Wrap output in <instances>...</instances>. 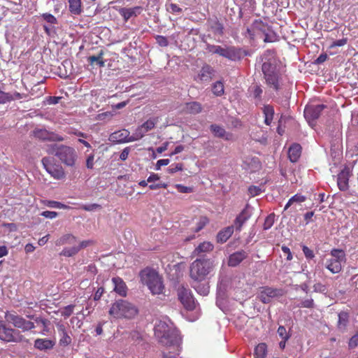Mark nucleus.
Here are the masks:
<instances>
[{
    "label": "nucleus",
    "mask_w": 358,
    "mask_h": 358,
    "mask_svg": "<svg viewBox=\"0 0 358 358\" xmlns=\"http://www.w3.org/2000/svg\"><path fill=\"white\" fill-rule=\"evenodd\" d=\"M282 251L283 252V253L285 254V255H286V259L288 260V261H290L292 259V252L290 251V249L285 246V245H282Z\"/></svg>",
    "instance_id": "61"
},
{
    "label": "nucleus",
    "mask_w": 358,
    "mask_h": 358,
    "mask_svg": "<svg viewBox=\"0 0 358 358\" xmlns=\"http://www.w3.org/2000/svg\"><path fill=\"white\" fill-rule=\"evenodd\" d=\"M158 122L157 117L150 118L147 121H145L143 124H141L142 128L144 129V131H149L152 130L155 127L157 122Z\"/></svg>",
    "instance_id": "37"
},
{
    "label": "nucleus",
    "mask_w": 358,
    "mask_h": 358,
    "mask_svg": "<svg viewBox=\"0 0 358 358\" xmlns=\"http://www.w3.org/2000/svg\"><path fill=\"white\" fill-rule=\"evenodd\" d=\"M234 233V227H227L221 231L217 235V242L220 243H224Z\"/></svg>",
    "instance_id": "24"
},
{
    "label": "nucleus",
    "mask_w": 358,
    "mask_h": 358,
    "mask_svg": "<svg viewBox=\"0 0 358 358\" xmlns=\"http://www.w3.org/2000/svg\"><path fill=\"white\" fill-rule=\"evenodd\" d=\"M214 249L213 244L210 241H204L201 243L194 250L193 254L199 256L203 253H207L213 251Z\"/></svg>",
    "instance_id": "23"
},
{
    "label": "nucleus",
    "mask_w": 358,
    "mask_h": 358,
    "mask_svg": "<svg viewBox=\"0 0 358 358\" xmlns=\"http://www.w3.org/2000/svg\"><path fill=\"white\" fill-rule=\"evenodd\" d=\"M182 169L183 164L182 163L173 164L169 167L168 172L169 173H174L176 172L182 171Z\"/></svg>",
    "instance_id": "45"
},
{
    "label": "nucleus",
    "mask_w": 358,
    "mask_h": 358,
    "mask_svg": "<svg viewBox=\"0 0 358 358\" xmlns=\"http://www.w3.org/2000/svg\"><path fill=\"white\" fill-rule=\"evenodd\" d=\"M276 296L275 292H260V294L257 296L263 303H268L271 302V299Z\"/></svg>",
    "instance_id": "34"
},
{
    "label": "nucleus",
    "mask_w": 358,
    "mask_h": 358,
    "mask_svg": "<svg viewBox=\"0 0 358 358\" xmlns=\"http://www.w3.org/2000/svg\"><path fill=\"white\" fill-rule=\"evenodd\" d=\"M144 130L145 129L142 128L141 125L136 128L134 134L130 136L131 137L129 141L134 142L142 138L145 136V134L147 133L146 131H144Z\"/></svg>",
    "instance_id": "35"
},
{
    "label": "nucleus",
    "mask_w": 358,
    "mask_h": 358,
    "mask_svg": "<svg viewBox=\"0 0 358 358\" xmlns=\"http://www.w3.org/2000/svg\"><path fill=\"white\" fill-rule=\"evenodd\" d=\"M74 305H69L64 308L62 311V315L64 317H69L73 312Z\"/></svg>",
    "instance_id": "51"
},
{
    "label": "nucleus",
    "mask_w": 358,
    "mask_h": 358,
    "mask_svg": "<svg viewBox=\"0 0 358 358\" xmlns=\"http://www.w3.org/2000/svg\"><path fill=\"white\" fill-rule=\"evenodd\" d=\"M155 335L159 342L164 345L171 346L174 352H163L164 358H175L178 355V337L176 332L171 330L169 326L163 321H159L155 326Z\"/></svg>",
    "instance_id": "1"
},
{
    "label": "nucleus",
    "mask_w": 358,
    "mask_h": 358,
    "mask_svg": "<svg viewBox=\"0 0 358 358\" xmlns=\"http://www.w3.org/2000/svg\"><path fill=\"white\" fill-rule=\"evenodd\" d=\"M269 30L268 25L260 20H256L253 22L250 27L247 28L245 36L254 40L257 36L262 38L266 43H271L273 41L270 38L267 31Z\"/></svg>",
    "instance_id": "6"
},
{
    "label": "nucleus",
    "mask_w": 358,
    "mask_h": 358,
    "mask_svg": "<svg viewBox=\"0 0 358 358\" xmlns=\"http://www.w3.org/2000/svg\"><path fill=\"white\" fill-rule=\"evenodd\" d=\"M213 268V262L209 259H196L190 265V277L196 281L206 278Z\"/></svg>",
    "instance_id": "5"
},
{
    "label": "nucleus",
    "mask_w": 358,
    "mask_h": 358,
    "mask_svg": "<svg viewBox=\"0 0 358 358\" xmlns=\"http://www.w3.org/2000/svg\"><path fill=\"white\" fill-rule=\"evenodd\" d=\"M129 131L127 129L120 130L112 133L108 140L113 143H122L131 142L130 140Z\"/></svg>",
    "instance_id": "17"
},
{
    "label": "nucleus",
    "mask_w": 358,
    "mask_h": 358,
    "mask_svg": "<svg viewBox=\"0 0 358 358\" xmlns=\"http://www.w3.org/2000/svg\"><path fill=\"white\" fill-rule=\"evenodd\" d=\"M69 10L72 14L80 15L82 12L81 0H69Z\"/></svg>",
    "instance_id": "30"
},
{
    "label": "nucleus",
    "mask_w": 358,
    "mask_h": 358,
    "mask_svg": "<svg viewBox=\"0 0 358 358\" xmlns=\"http://www.w3.org/2000/svg\"><path fill=\"white\" fill-rule=\"evenodd\" d=\"M313 305H314L313 300L312 299H306V300L303 301L301 302V306L303 307V308H310L313 307Z\"/></svg>",
    "instance_id": "64"
},
{
    "label": "nucleus",
    "mask_w": 358,
    "mask_h": 358,
    "mask_svg": "<svg viewBox=\"0 0 358 358\" xmlns=\"http://www.w3.org/2000/svg\"><path fill=\"white\" fill-rule=\"evenodd\" d=\"M157 44L161 47H166L169 45V41L166 37L157 35L155 37Z\"/></svg>",
    "instance_id": "48"
},
{
    "label": "nucleus",
    "mask_w": 358,
    "mask_h": 358,
    "mask_svg": "<svg viewBox=\"0 0 358 358\" xmlns=\"http://www.w3.org/2000/svg\"><path fill=\"white\" fill-rule=\"evenodd\" d=\"M41 17L43 18L44 20H45L48 23L50 24H57V18L50 13H43L41 15Z\"/></svg>",
    "instance_id": "43"
},
{
    "label": "nucleus",
    "mask_w": 358,
    "mask_h": 358,
    "mask_svg": "<svg viewBox=\"0 0 358 358\" xmlns=\"http://www.w3.org/2000/svg\"><path fill=\"white\" fill-rule=\"evenodd\" d=\"M331 258L327 260L326 268L332 273H338L342 269V263L345 262V254L343 250L333 249Z\"/></svg>",
    "instance_id": "8"
},
{
    "label": "nucleus",
    "mask_w": 358,
    "mask_h": 358,
    "mask_svg": "<svg viewBox=\"0 0 358 358\" xmlns=\"http://www.w3.org/2000/svg\"><path fill=\"white\" fill-rule=\"evenodd\" d=\"M76 238L73 235L66 234V235L63 236L62 237H61L58 240L57 244L58 245H64L66 243L73 244L76 242Z\"/></svg>",
    "instance_id": "38"
},
{
    "label": "nucleus",
    "mask_w": 358,
    "mask_h": 358,
    "mask_svg": "<svg viewBox=\"0 0 358 358\" xmlns=\"http://www.w3.org/2000/svg\"><path fill=\"white\" fill-rule=\"evenodd\" d=\"M79 252L78 246H73L71 248H65L62 250L60 255L65 257H72Z\"/></svg>",
    "instance_id": "39"
},
{
    "label": "nucleus",
    "mask_w": 358,
    "mask_h": 358,
    "mask_svg": "<svg viewBox=\"0 0 358 358\" xmlns=\"http://www.w3.org/2000/svg\"><path fill=\"white\" fill-rule=\"evenodd\" d=\"M358 345V334L352 336L348 343V346L350 348H355Z\"/></svg>",
    "instance_id": "57"
},
{
    "label": "nucleus",
    "mask_w": 358,
    "mask_h": 358,
    "mask_svg": "<svg viewBox=\"0 0 358 358\" xmlns=\"http://www.w3.org/2000/svg\"><path fill=\"white\" fill-rule=\"evenodd\" d=\"M5 320L7 322L13 324L15 327L21 329L24 331L35 328L34 322L26 320L15 311H6L5 313Z\"/></svg>",
    "instance_id": "9"
},
{
    "label": "nucleus",
    "mask_w": 358,
    "mask_h": 358,
    "mask_svg": "<svg viewBox=\"0 0 358 358\" xmlns=\"http://www.w3.org/2000/svg\"><path fill=\"white\" fill-rule=\"evenodd\" d=\"M247 257L248 253L243 250L234 252L229 257L228 265L231 267H235L246 259Z\"/></svg>",
    "instance_id": "19"
},
{
    "label": "nucleus",
    "mask_w": 358,
    "mask_h": 358,
    "mask_svg": "<svg viewBox=\"0 0 358 358\" xmlns=\"http://www.w3.org/2000/svg\"><path fill=\"white\" fill-rule=\"evenodd\" d=\"M62 337L59 340V343L62 345L67 346L71 343V338L69 336L68 333H64L61 335Z\"/></svg>",
    "instance_id": "47"
},
{
    "label": "nucleus",
    "mask_w": 358,
    "mask_h": 358,
    "mask_svg": "<svg viewBox=\"0 0 358 358\" xmlns=\"http://www.w3.org/2000/svg\"><path fill=\"white\" fill-rule=\"evenodd\" d=\"M210 130L214 134V135L219 138H224L227 134L225 129L217 124H211Z\"/></svg>",
    "instance_id": "33"
},
{
    "label": "nucleus",
    "mask_w": 358,
    "mask_h": 358,
    "mask_svg": "<svg viewBox=\"0 0 358 358\" xmlns=\"http://www.w3.org/2000/svg\"><path fill=\"white\" fill-rule=\"evenodd\" d=\"M9 102L8 93L0 91V104H4Z\"/></svg>",
    "instance_id": "63"
},
{
    "label": "nucleus",
    "mask_w": 358,
    "mask_h": 358,
    "mask_svg": "<svg viewBox=\"0 0 358 358\" xmlns=\"http://www.w3.org/2000/svg\"><path fill=\"white\" fill-rule=\"evenodd\" d=\"M213 73V69L210 65L206 64L202 66L197 77L201 82L210 81L212 78Z\"/></svg>",
    "instance_id": "21"
},
{
    "label": "nucleus",
    "mask_w": 358,
    "mask_h": 358,
    "mask_svg": "<svg viewBox=\"0 0 358 358\" xmlns=\"http://www.w3.org/2000/svg\"><path fill=\"white\" fill-rule=\"evenodd\" d=\"M212 91L215 96H222L224 92V84L221 81H217L213 84Z\"/></svg>",
    "instance_id": "36"
},
{
    "label": "nucleus",
    "mask_w": 358,
    "mask_h": 358,
    "mask_svg": "<svg viewBox=\"0 0 358 358\" xmlns=\"http://www.w3.org/2000/svg\"><path fill=\"white\" fill-rule=\"evenodd\" d=\"M140 282L150 291H163L164 289L163 276L155 268L146 267L139 273Z\"/></svg>",
    "instance_id": "2"
},
{
    "label": "nucleus",
    "mask_w": 358,
    "mask_h": 358,
    "mask_svg": "<svg viewBox=\"0 0 358 358\" xmlns=\"http://www.w3.org/2000/svg\"><path fill=\"white\" fill-rule=\"evenodd\" d=\"M302 250H303V252L304 253L305 257L307 259H312L314 258V257H315L314 252L308 247H307L306 245H303V248H302Z\"/></svg>",
    "instance_id": "55"
},
{
    "label": "nucleus",
    "mask_w": 358,
    "mask_h": 358,
    "mask_svg": "<svg viewBox=\"0 0 358 358\" xmlns=\"http://www.w3.org/2000/svg\"><path fill=\"white\" fill-rule=\"evenodd\" d=\"M135 306L124 300L115 301L109 310V315L117 319H131L138 314Z\"/></svg>",
    "instance_id": "4"
},
{
    "label": "nucleus",
    "mask_w": 358,
    "mask_h": 358,
    "mask_svg": "<svg viewBox=\"0 0 358 358\" xmlns=\"http://www.w3.org/2000/svg\"><path fill=\"white\" fill-rule=\"evenodd\" d=\"M347 43H348V38H343L342 39L334 41L330 45L329 48H334L337 47V46H339V47L343 46L345 44H347Z\"/></svg>",
    "instance_id": "54"
},
{
    "label": "nucleus",
    "mask_w": 358,
    "mask_h": 358,
    "mask_svg": "<svg viewBox=\"0 0 358 358\" xmlns=\"http://www.w3.org/2000/svg\"><path fill=\"white\" fill-rule=\"evenodd\" d=\"M208 222L209 220L206 217H201L193 231L194 232L200 231L208 224Z\"/></svg>",
    "instance_id": "40"
},
{
    "label": "nucleus",
    "mask_w": 358,
    "mask_h": 358,
    "mask_svg": "<svg viewBox=\"0 0 358 358\" xmlns=\"http://www.w3.org/2000/svg\"><path fill=\"white\" fill-rule=\"evenodd\" d=\"M338 320L337 323V328L339 331L343 332L346 330L347 326L349 323V313L345 311H341L338 313Z\"/></svg>",
    "instance_id": "26"
},
{
    "label": "nucleus",
    "mask_w": 358,
    "mask_h": 358,
    "mask_svg": "<svg viewBox=\"0 0 358 358\" xmlns=\"http://www.w3.org/2000/svg\"><path fill=\"white\" fill-rule=\"evenodd\" d=\"M108 285L113 286V291H125L127 289V285L124 280L120 277H115L111 280L106 279L103 282V285L99 287L96 291H106Z\"/></svg>",
    "instance_id": "14"
},
{
    "label": "nucleus",
    "mask_w": 358,
    "mask_h": 358,
    "mask_svg": "<svg viewBox=\"0 0 358 358\" xmlns=\"http://www.w3.org/2000/svg\"><path fill=\"white\" fill-rule=\"evenodd\" d=\"M24 337L20 332L13 328L8 327L5 322L0 320V339L6 342L19 343Z\"/></svg>",
    "instance_id": "12"
},
{
    "label": "nucleus",
    "mask_w": 358,
    "mask_h": 358,
    "mask_svg": "<svg viewBox=\"0 0 358 358\" xmlns=\"http://www.w3.org/2000/svg\"><path fill=\"white\" fill-rule=\"evenodd\" d=\"M131 152V148L130 147H126L124 148L122 152L120 155V159L121 161H125L127 159L129 155Z\"/></svg>",
    "instance_id": "56"
},
{
    "label": "nucleus",
    "mask_w": 358,
    "mask_h": 358,
    "mask_svg": "<svg viewBox=\"0 0 358 358\" xmlns=\"http://www.w3.org/2000/svg\"><path fill=\"white\" fill-rule=\"evenodd\" d=\"M103 52L101 51L97 55H92L87 58V61L91 65L96 63L99 66L103 67L105 66V62L103 58Z\"/></svg>",
    "instance_id": "31"
},
{
    "label": "nucleus",
    "mask_w": 358,
    "mask_h": 358,
    "mask_svg": "<svg viewBox=\"0 0 358 358\" xmlns=\"http://www.w3.org/2000/svg\"><path fill=\"white\" fill-rule=\"evenodd\" d=\"M207 50L213 54H217L228 59L235 61L241 58V50L234 46L223 48L220 45H208Z\"/></svg>",
    "instance_id": "7"
},
{
    "label": "nucleus",
    "mask_w": 358,
    "mask_h": 358,
    "mask_svg": "<svg viewBox=\"0 0 358 358\" xmlns=\"http://www.w3.org/2000/svg\"><path fill=\"white\" fill-rule=\"evenodd\" d=\"M202 110L201 104L197 101L186 103L182 108V111L187 114H198Z\"/></svg>",
    "instance_id": "22"
},
{
    "label": "nucleus",
    "mask_w": 358,
    "mask_h": 358,
    "mask_svg": "<svg viewBox=\"0 0 358 358\" xmlns=\"http://www.w3.org/2000/svg\"><path fill=\"white\" fill-rule=\"evenodd\" d=\"M325 108L326 106L324 104L307 106L304 109V117L308 121H314L320 116L322 111Z\"/></svg>",
    "instance_id": "15"
},
{
    "label": "nucleus",
    "mask_w": 358,
    "mask_h": 358,
    "mask_svg": "<svg viewBox=\"0 0 358 358\" xmlns=\"http://www.w3.org/2000/svg\"><path fill=\"white\" fill-rule=\"evenodd\" d=\"M27 96H28L27 94H21L17 92H15L13 94L8 93L9 102L11 101L17 100V99H27Z\"/></svg>",
    "instance_id": "44"
},
{
    "label": "nucleus",
    "mask_w": 358,
    "mask_h": 358,
    "mask_svg": "<svg viewBox=\"0 0 358 358\" xmlns=\"http://www.w3.org/2000/svg\"><path fill=\"white\" fill-rule=\"evenodd\" d=\"M101 208V206L96 203H92L90 205H83L81 206V208L86 211H92L96 208Z\"/></svg>",
    "instance_id": "59"
},
{
    "label": "nucleus",
    "mask_w": 358,
    "mask_h": 358,
    "mask_svg": "<svg viewBox=\"0 0 358 358\" xmlns=\"http://www.w3.org/2000/svg\"><path fill=\"white\" fill-rule=\"evenodd\" d=\"M350 176V172L348 169H344L338 173L337 178V184L340 190L345 191L348 189V182Z\"/></svg>",
    "instance_id": "18"
},
{
    "label": "nucleus",
    "mask_w": 358,
    "mask_h": 358,
    "mask_svg": "<svg viewBox=\"0 0 358 358\" xmlns=\"http://www.w3.org/2000/svg\"><path fill=\"white\" fill-rule=\"evenodd\" d=\"M262 69L267 85L275 90H279V74L275 71V66L270 62H264Z\"/></svg>",
    "instance_id": "10"
},
{
    "label": "nucleus",
    "mask_w": 358,
    "mask_h": 358,
    "mask_svg": "<svg viewBox=\"0 0 358 358\" xmlns=\"http://www.w3.org/2000/svg\"><path fill=\"white\" fill-rule=\"evenodd\" d=\"M94 155L93 154L90 155L86 159V166L89 169H92L94 167Z\"/></svg>",
    "instance_id": "60"
},
{
    "label": "nucleus",
    "mask_w": 358,
    "mask_h": 358,
    "mask_svg": "<svg viewBox=\"0 0 358 358\" xmlns=\"http://www.w3.org/2000/svg\"><path fill=\"white\" fill-rule=\"evenodd\" d=\"M261 192L262 189L258 186L251 185L248 187V193L252 197L259 195Z\"/></svg>",
    "instance_id": "46"
},
{
    "label": "nucleus",
    "mask_w": 358,
    "mask_h": 358,
    "mask_svg": "<svg viewBox=\"0 0 358 358\" xmlns=\"http://www.w3.org/2000/svg\"><path fill=\"white\" fill-rule=\"evenodd\" d=\"M57 213L55 211L45 210L41 213V215L49 219L55 218L57 216Z\"/></svg>",
    "instance_id": "58"
},
{
    "label": "nucleus",
    "mask_w": 358,
    "mask_h": 358,
    "mask_svg": "<svg viewBox=\"0 0 358 358\" xmlns=\"http://www.w3.org/2000/svg\"><path fill=\"white\" fill-rule=\"evenodd\" d=\"M290 199H291V201H293L294 203H295V202L296 203H301V202L305 201L306 196L299 194H296L294 196H292Z\"/></svg>",
    "instance_id": "62"
},
{
    "label": "nucleus",
    "mask_w": 358,
    "mask_h": 358,
    "mask_svg": "<svg viewBox=\"0 0 358 358\" xmlns=\"http://www.w3.org/2000/svg\"><path fill=\"white\" fill-rule=\"evenodd\" d=\"M249 215L247 210V208H245L240 214L236 217L234 224L236 229L241 230L243 224L248 220L249 218Z\"/></svg>",
    "instance_id": "28"
},
{
    "label": "nucleus",
    "mask_w": 358,
    "mask_h": 358,
    "mask_svg": "<svg viewBox=\"0 0 358 358\" xmlns=\"http://www.w3.org/2000/svg\"><path fill=\"white\" fill-rule=\"evenodd\" d=\"M166 10L172 14H177L182 12V9L178 5L173 3L166 4Z\"/></svg>",
    "instance_id": "41"
},
{
    "label": "nucleus",
    "mask_w": 358,
    "mask_h": 358,
    "mask_svg": "<svg viewBox=\"0 0 358 358\" xmlns=\"http://www.w3.org/2000/svg\"><path fill=\"white\" fill-rule=\"evenodd\" d=\"M45 205H47L48 206L51 207V208H63V209H66V208H69L66 205H65L62 203H60L59 201H46L45 202Z\"/></svg>",
    "instance_id": "42"
},
{
    "label": "nucleus",
    "mask_w": 358,
    "mask_h": 358,
    "mask_svg": "<svg viewBox=\"0 0 358 358\" xmlns=\"http://www.w3.org/2000/svg\"><path fill=\"white\" fill-rule=\"evenodd\" d=\"M48 153L56 156L66 166L73 167L76 166L78 155L72 147L65 145H52L49 148Z\"/></svg>",
    "instance_id": "3"
},
{
    "label": "nucleus",
    "mask_w": 358,
    "mask_h": 358,
    "mask_svg": "<svg viewBox=\"0 0 358 358\" xmlns=\"http://www.w3.org/2000/svg\"><path fill=\"white\" fill-rule=\"evenodd\" d=\"M278 335L285 341H287L289 338V335L287 334V330L285 327L280 326L278 329Z\"/></svg>",
    "instance_id": "52"
},
{
    "label": "nucleus",
    "mask_w": 358,
    "mask_h": 358,
    "mask_svg": "<svg viewBox=\"0 0 358 358\" xmlns=\"http://www.w3.org/2000/svg\"><path fill=\"white\" fill-rule=\"evenodd\" d=\"M34 136L40 140L48 141L62 142L64 138L58 134L48 131L45 129H36L34 131Z\"/></svg>",
    "instance_id": "13"
},
{
    "label": "nucleus",
    "mask_w": 358,
    "mask_h": 358,
    "mask_svg": "<svg viewBox=\"0 0 358 358\" xmlns=\"http://www.w3.org/2000/svg\"><path fill=\"white\" fill-rule=\"evenodd\" d=\"M41 162L44 169L53 178L63 180L66 178L64 168L61 165L54 163L52 159L45 157L42 159Z\"/></svg>",
    "instance_id": "11"
},
{
    "label": "nucleus",
    "mask_w": 358,
    "mask_h": 358,
    "mask_svg": "<svg viewBox=\"0 0 358 358\" xmlns=\"http://www.w3.org/2000/svg\"><path fill=\"white\" fill-rule=\"evenodd\" d=\"M274 223V215H270L268 217H266L264 223V229H270Z\"/></svg>",
    "instance_id": "50"
},
{
    "label": "nucleus",
    "mask_w": 358,
    "mask_h": 358,
    "mask_svg": "<svg viewBox=\"0 0 358 358\" xmlns=\"http://www.w3.org/2000/svg\"><path fill=\"white\" fill-rule=\"evenodd\" d=\"M143 10L141 6H135L134 8H122L120 9V14L125 22H127L131 17L137 16Z\"/></svg>",
    "instance_id": "20"
},
{
    "label": "nucleus",
    "mask_w": 358,
    "mask_h": 358,
    "mask_svg": "<svg viewBox=\"0 0 358 358\" xmlns=\"http://www.w3.org/2000/svg\"><path fill=\"white\" fill-rule=\"evenodd\" d=\"M267 354V345L264 343L258 344L255 349V358H266Z\"/></svg>",
    "instance_id": "32"
},
{
    "label": "nucleus",
    "mask_w": 358,
    "mask_h": 358,
    "mask_svg": "<svg viewBox=\"0 0 358 358\" xmlns=\"http://www.w3.org/2000/svg\"><path fill=\"white\" fill-rule=\"evenodd\" d=\"M264 115V122L266 125H270L272 122L274 115L273 107L271 105H265L263 108Z\"/></svg>",
    "instance_id": "29"
},
{
    "label": "nucleus",
    "mask_w": 358,
    "mask_h": 358,
    "mask_svg": "<svg viewBox=\"0 0 358 358\" xmlns=\"http://www.w3.org/2000/svg\"><path fill=\"white\" fill-rule=\"evenodd\" d=\"M234 2H238L244 7H254L255 5V0H234Z\"/></svg>",
    "instance_id": "53"
},
{
    "label": "nucleus",
    "mask_w": 358,
    "mask_h": 358,
    "mask_svg": "<svg viewBox=\"0 0 358 358\" xmlns=\"http://www.w3.org/2000/svg\"><path fill=\"white\" fill-rule=\"evenodd\" d=\"M175 187L180 193H192L193 192L192 187L184 186L181 184H176Z\"/></svg>",
    "instance_id": "49"
},
{
    "label": "nucleus",
    "mask_w": 358,
    "mask_h": 358,
    "mask_svg": "<svg viewBox=\"0 0 358 358\" xmlns=\"http://www.w3.org/2000/svg\"><path fill=\"white\" fill-rule=\"evenodd\" d=\"M54 345L53 341L46 338H37L34 342V347L40 350L51 349Z\"/></svg>",
    "instance_id": "27"
},
{
    "label": "nucleus",
    "mask_w": 358,
    "mask_h": 358,
    "mask_svg": "<svg viewBox=\"0 0 358 358\" xmlns=\"http://www.w3.org/2000/svg\"><path fill=\"white\" fill-rule=\"evenodd\" d=\"M178 299L187 310H193L196 307L197 302L192 292H179Z\"/></svg>",
    "instance_id": "16"
},
{
    "label": "nucleus",
    "mask_w": 358,
    "mask_h": 358,
    "mask_svg": "<svg viewBox=\"0 0 358 358\" xmlns=\"http://www.w3.org/2000/svg\"><path fill=\"white\" fill-rule=\"evenodd\" d=\"M301 154V146L298 143H294L290 146L288 151V157L292 162H296Z\"/></svg>",
    "instance_id": "25"
}]
</instances>
